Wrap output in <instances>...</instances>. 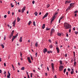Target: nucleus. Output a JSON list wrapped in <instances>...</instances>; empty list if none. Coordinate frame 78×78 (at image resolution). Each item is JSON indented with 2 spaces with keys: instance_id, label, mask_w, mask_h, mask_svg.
I'll use <instances>...</instances> for the list:
<instances>
[{
  "instance_id": "nucleus-55",
  "label": "nucleus",
  "mask_w": 78,
  "mask_h": 78,
  "mask_svg": "<svg viewBox=\"0 0 78 78\" xmlns=\"http://www.w3.org/2000/svg\"><path fill=\"white\" fill-rule=\"evenodd\" d=\"M50 28H49V29H48V28H46V30H50Z\"/></svg>"
},
{
  "instance_id": "nucleus-50",
  "label": "nucleus",
  "mask_w": 78,
  "mask_h": 78,
  "mask_svg": "<svg viewBox=\"0 0 78 78\" xmlns=\"http://www.w3.org/2000/svg\"><path fill=\"white\" fill-rule=\"evenodd\" d=\"M32 3L33 4H34V1H32Z\"/></svg>"
},
{
  "instance_id": "nucleus-5",
  "label": "nucleus",
  "mask_w": 78,
  "mask_h": 78,
  "mask_svg": "<svg viewBox=\"0 0 78 78\" xmlns=\"http://www.w3.org/2000/svg\"><path fill=\"white\" fill-rule=\"evenodd\" d=\"M16 19H15L14 21L13 22L12 24H13V26L14 27H15V25H16Z\"/></svg>"
},
{
  "instance_id": "nucleus-23",
  "label": "nucleus",
  "mask_w": 78,
  "mask_h": 78,
  "mask_svg": "<svg viewBox=\"0 0 78 78\" xmlns=\"http://www.w3.org/2000/svg\"><path fill=\"white\" fill-rule=\"evenodd\" d=\"M50 53H53V52H52L51 51H48V53L50 54Z\"/></svg>"
},
{
  "instance_id": "nucleus-52",
  "label": "nucleus",
  "mask_w": 78,
  "mask_h": 78,
  "mask_svg": "<svg viewBox=\"0 0 78 78\" xmlns=\"http://www.w3.org/2000/svg\"><path fill=\"white\" fill-rule=\"evenodd\" d=\"M69 33H71V29H69Z\"/></svg>"
},
{
  "instance_id": "nucleus-46",
  "label": "nucleus",
  "mask_w": 78,
  "mask_h": 78,
  "mask_svg": "<svg viewBox=\"0 0 78 78\" xmlns=\"http://www.w3.org/2000/svg\"><path fill=\"white\" fill-rule=\"evenodd\" d=\"M74 58L73 61H74V62H75V61H76V59L75 58Z\"/></svg>"
},
{
  "instance_id": "nucleus-4",
  "label": "nucleus",
  "mask_w": 78,
  "mask_h": 78,
  "mask_svg": "<svg viewBox=\"0 0 78 78\" xmlns=\"http://www.w3.org/2000/svg\"><path fill=\"white\" fill-rule=\"evenodd\" d=\"M28 61L29 63H31V59H30V57H28L27 58Z\"/></svg>"
},
{
  "instance_id": "nucleus-28",
  "label": "nucleus",
  "mask_w": 78,
  "mask_h": 78,
  "mask_svg": "<svg viewBox=\"0 0 78 78\" xmlns=\"http://www.w3.org/2000/svg\"><path fill=\"white\" fill-rule=\"evenodd\" d=\"M31 21H30L28 23V25H30V24H31Z\"/></svg>"
},
{
  "instance_id": "nucleus-32",
  "label": "nucleus",
  "mask_w": 78,
  "mask_h": 78,
  "mask_svg": "<svg viewBox=\"0 0 78 78\" xmlns=\"http://www.w3.org/2000/svg\"><path fill=\"white\" fill-rule=\"evenodd\" d=\"M50 48H53V45H50Z\"/></svg>"
},
{
  "instance_id": "nucleus-3",
  "label": "nucleus",
  "mask_w": 78,
  "mask_h": 78,
  "mask_svg": "<svg viewBox=\"0 0 78 78\" xmlns=\"http://www.w3.org/2000/svg\"><path fill=\"white\" fill-rule=\"evenodd\" d=\"M63 69H64V66H60L59 67V70L60 71H62V70H63Z\"/></svg>"
},
{
  "instance_id": "nucleus-39",
  "label": "nucleus",
  "mask_w": 78,
  "mask_h": 78,
  "mask_svg": "<svg viewBox=\"0 0 78 78\" xmlns=\"http://www.w3.org/2000/svg\"><path fill=\"white\" fill-rule=\"evenodd\" d=\"M66 36L67 37H69V34H67V33L66 34Z\"/></svg>"
},
{
  "instance_id": "nucleus-60",
  "label": "nucleus",
  "mask_w": 78,
  "mask_h": 78,
  "mask_svg": "<svg viewBox=\"0 0 78 78\" xmlns=\"http://www.w3.org/2000/svg\"><path fill=\"white\" fill-rule=\"evenodd\" d=\"M49 41L50 42H51V41L50 40H49Z\"/></svg>"
},
{
  "instance_id": "nucleus-22",
  "label": "nucleus",
  "mask_w": 78,
  "mask_h": 78,
  "mask_svg": "<svg viewBox=\"0 0 78 78\" xmlns=\"http://www.w3.org/2000/svg\"><path fill=\"white\" fill-rule=\"evenodd\" d=\"M21 70H25V67H23L21 69Z\"/></svg>"
},
{
  "instance_id": "nucleus-8",
  "label": "nucleus",
  "mask_w": 78,
  "mask_h": 78,
  "mask_svg": "<svg viewBox=\"0 0 78 78\" xmlns=\"http://www.w3.org/2000/svg\"><path fill=\"white\" fill-rule=\"evenodd\" d=\"M55 15L52 18V19L51 22V23H52V22L54 20H55Z\"/></svg>"
},
{
  "instance_id": "nucleus-11",
  "label": "nucleus",
  "mask_w": 78,
  "mask_h": 78,
  "mask_svg": "<svg viewBox=\"0 0 78 78\" xmlns=\"http://www.w3.org/2000/svg\"><path fill=\"white\" fill-rule=\"evenodd\" d=\"M44 53H45L47 51V48H44L43 50Z\"/></svg>"
},
{
  "instance_id": "nucleus-37",
  "label": "nucleus",
  "mask_w": 78,
  "mask_h": 78,
  "mask_svg": "<svg viewBox=\"0 0 78 78\" xmlns=\"http://www.w3.org/2000/svg\"><path fill=\"white\" fill-rule=\"evenodd\" d=\"M73 53L74 54V57H75V51H74L73 52Z\"/></svg>"
},
{
  "instance_id": "nucleus-62",
  "label": "nucleus",
  "mask_w": 78,
  "mask_h": 78,
  "mask_svg": "<svg viewBox=\"0 0 78 78\" xmlns=\"http://www.w3.org/2000/svg\"><path fill=\"white\" fill-rule=\"evenodd\" d=\"M4 66H6V63H4Z\"/></svg>"
},
{
  "instance_id": "nucleus-53",
  "label": "nucleus",
  "mask_w": 78,
  "mask_h": 78,
  "mask_svg": "<svg viewBox=\"0 0 78 78\" xmlns=\"http://www.w3.org/2000/svg\"><path fill=\"white\" fill-rule=\"evenodd\" d=\"M68 71H69V72H70V69L69 68H68Z\"/></svg>"
},
{
  "instance_id": "nucleus-49",
  "label": "nucleus",
  "mask_w": 78,
  "mask_h": 78,
  "mask_svg": "<svg viewBox=\"0 0 78 78\" xmlns=\"http://www.w3.org/2000/svg\"><path fill=\"white\" fill-rule=\"evenodd\" d=\"M8 14H10V12L9 11H8Z\"/></svg>"
},
{
  "instance_id": "nucleus-18",
  "label": "nucleus",
  "mask_w": 78,
  "mask_h": 78,
  "mask_svg": "<svg viewBox=\"0 0 78 78\" xmlns=\"http://www.w3.org/2000/svg\"><path fill=\"white\" fill-rule=\"evenodd\" d=\"M45 24H44L42 26V27L43 29H44V28L45 27Z\"/></svg>"
},
{
  "instance_id": "nucleus-45",
  "label": "nucleus",
  "mask_w": 78,
  "mask_h": 78,
  "mask_svg": "<svg viewBox=\"0 0 78 78\" xmlns=\"http://www.w3.org/2000/svg\"><path fill=\"white\" fill-rule=\"evenodd\" d=\"M12 68H13V69L14 68V66H13V65L12 64Z\"/></svg>"
},
{
  "instance_id": "nucleus-9",
  "label": "nucleus",
  "mask_w": 78,
  "mask_h": 78,
  "mask_svg": "<svg viewBox=\"0 0 78 78\" xmlns=\"http://www.w3.org/2000/svg\"><path fill=\"white\" fill-rule=\"evenodd\" d=\"M51 66L52 67V69L53 71H54L55 69H54V66H53V63L51 64Z\"/></svg>"
},
{
  "instance_id": "nucleus-14",
  "label": "nucleus",
  "mask_w": 78,
  "mask_h": 78,
  "mask_svg": "<svg viewBox=\"0 0 78 78\" xmlns=\"http://www.w3.org/2000/svg\"><path fill=\"white\" fill-rule=\"evenodd\" d=\"M19 41L20 42H22V37H21L20 38Z\"/></svg>"
},
{
  "instance_id": "nucleus-56",
  "label": "nucleus",
  "mask_w": 78,
  "mask_h": 78,
  "mask_svg": "<svg viewBox=\"0 0 78 78\" xmlns=\"http://www.w3.org/2000/svg\"><path fill=\"white\" fill-rule=\"evenodd\" d=\"M47 69L48 70H49V68H48V67H47Z\"/></svg>"
},
{
  "instance_id": "nucleus-20",
  "label": "nucleus",
  "mask_w": 78,
  "mask_h": 78,
  "mask_svg": "<svg viewBox=\"0 0 78 78\" xmlns=\"http://www.w3.org/2000/svg\"><path fill=\"white\" fill-rule=\"evenodd\" d=\"M1 47H2V48H4L5 47V46H4V45H3V44H1Z\"/></svg>"
},
{
  "instance_id": "nucleus-33",
  "label": "nucleus",
  "mask_w": 78,
  "mask_h": 78,
  "mask_svg": "<svg viewBox=\"0 0 78 78\" xmlns=\"http://www.w3.org/2000/svg\"><path fill=\"white\" fill-rule=\"evenodd\" d=\"M75 33L76 34H78V31H75Z\"/></svg>"
},
{
  "instance_id": "nucleus-59",
  "label": "nucleus",
  "mask_w": 78,
  "mask_h": 78,
  "mask_svg": "<svg viewBox=\"0 0 78 78\" xmlns=\"http://www.w3.org/2000/svg\"><path fill=\"white\" fill-rule=\"evenodd\" d=\"M60 22H61V20H60V19L59 20V22H58L59 23H60Z\"/></svg>"
},
{
  "instance_id": "nucleus-44",
  "label": "nucleus",
  "mask_w": 78,
  "mask_h": 78,
  "mask_svg": "<svg viewBox=\"0 0 78 78\" xmlns=\"http://www.w3.org/2000/svg\"><path fill=\"white\" fill-rule=\"evenodd\" d=\"M60 64H62V61H60Z\"/></svg>"
},
{
  "instance_id": "nucleus-57",
  "label": "nucleus",
  "mask_w": 78,
  "mask_h": 78,
  "mask_svg": "<svg viewBox=\"0 0 78 78\" xmlns=\"http://www.w3.org/2000/svg\"><path fill=\"white\" fill-rule=\"evenodd\" d=\"M62 18H63V17H61L60 18V20H61V19H62Z\"/></svg>"
},
{
  "instance_id": "nucleus-41",
  "label": "nucleus",
  "mask_w": 78,
  "mask_h": 78,
  "mask_svg": "<svg viewBox=\"0 0 78 78\" xmlns=\"http://www.w3.org/2000/svg\"><path fill=\"white\" fill-rule=\"evenodd\" d=\"M66 74L67 76H68V75H69V73H68V72H66Z\"/></svg>"
},
{
  "instance_id": "nucleus-61",
  "label": "nucleus",
  "mask_w": 78,
  "mask_h": 78,
  "mask_svg": "<svg viewBox=\"0 0 78 78\" xmlns=\"http://www.w3.org/2000/svg\"><path fill=\"white\" fill-rule=\"evenodd\" d=\"M65 41H68V40H67V39L65 38Z\"/></svg>"
},
{
  "instance_id": "nucleus-64",
  "label": "nucleus",
  "mask_w": 78,
  "mask_h": 78,
  "mask_svg": "<svg viewBox=\"0 0 78 78\" xmlns=\"http://www.w3.org/2000/svg\"><path fill=\"white\" fill-rule=\"evenodd\" d=\"M27 76H28V78H30V76H29V75H27Z\"/></svg>"
},
{
  "instance_id": "nucleus-6",
  "label": "nucleus",
  "mask_w": 78,
  "mask_h": 78,
  "mask_svg": "<svg viewBox=\"0 0 78 78\" xmlns=\"http://www.w3.org/2000/svg\"><path fill=\"white\" fill-rule=\"evenodd\" d=\"M48 15V13H47L43 17L42 19H44V18H45V17H47V16Z\"/></svg>"
},
{
  "instance_id": "nucleus-43",
  "label": "nucleus",
  "mask_w": 78,
  "mask_h": 78,
  "mask_svg": "<svg viewBox=\"0 0 78 78\" xmlns=\"http://www.w3.org/2000/svg\"><path fill=\"white\" fill-rule=\"evenodd\" d=\"M6 17H7L6 15H5L4 16V18H5V19H6Z\"/></svg>"
},
{
  "instance_id": "nucleus-42",
  "label": "nucleus",
  "mask_w": 78,
  "mask_h": 78,
  "mask_svg": "<svg viewBox=\"0 0 78 78\" xmlns=\"http://www.w3.org/2000/svg\"><path fill=\"white\" fill-rule=\"evenodd\" d=\"M78 12V10H76L74 12V13H77Z\"/></svg>"
},
{
  "instance_id": "nucleus-51",
  "label": "nucleus",
  "mask_w": 78,
  "mask_h": 78,
  "mask_svg": "<svg viewBox=\"0 0 78 78\" xmlns=\"http://www.w3.org/2000/svg\"><path fill=\"white\" fill-rule=\"evenodd\" d=\"M6 73V71H4V74H5Z\"/></svg>"
},
{
  "instance_id": "nucleus-15",
  "label": "nucleus",
  "mask_w": 78,
  "mask_h": 78,
  "mask_svg": "<svg viewBox=\"0 0 78 78\" xmlns=\"http://www.w3.org/2000/svg\"><path fill=\"white\" fill-rule=\"evenodd\" d=\"M71 8H72V7L70 5V6L68 8V9H66V11H68L69 9H70Z\"/></svg>"
},
{
  "instance_id": "nucleus-58",
  "label": "nucleus",
  "mask_w": 78,
  "mask_h": 78,
  "mask_svg": "<svg viewBox=\"0 0 78 78\" xmlns=\"http://www.w3.org/2000/svg\"><path fill=\"white\" fill-rule=\"evenodd\" d=\"M32 73H31V74H30V77L31 78H32Z\"/></svg>"
},
{
  "instance_id": "nucleus-38",
  "label": "nucleus",
  "mask_w": 78,
  "mask_h": 78,
  "mask_svg": "<svg viewBox=\"0 0 78 78\" xmlns=\"http://www.w3.org/2000/svg\"><path fill=\"white\" fill-rule=\"evenodd\" d=\"M30 57L31 59H32V61H33V57H32V56H31V55H30Z\"/></svg>"
},
{
  "instance_id": "nucleus-24",
  "label": "nucleus",
  "mask_w": 78,
  "mask_h": 78,
  "mask_svg": "<svg viewBox=\"0 0 78 78\" xmlns=\"http://www.w3.org/2000/svg\"><path fill=\"white\" fill-rule=\"evenodd\" d=\"M54 32H53L52 31H51V33H50V36H51V35H52L53 33Z\"/></svg>"
},
{
  "instance_id": "nucleus-21",
  "label": "nucleus",
  "mask_w": 78,
  "mask_h": 78,
  "mask_svg": "<svg viewBox=\"0 0 78 78\" xmlns=\"http://www.w3.org/2000/svg\"><path fill=\"white\" fill-rule=\"evenodd\" d=\"M38 42H36V44H35V46H36V47H37V45H38Z\"/></svg>"
},
{
  "instance_id": "nucleus-12",
  "label": "nucleus",
  "mask_w": 78,
  "mask_h": 78,
  "mask_svg": "<svg viewBox=\"0 0 78 78\" xmlns=\"http://www.w3.org/2000/svg\"><path fill=\"white\" fill-rule=\"evenodd\" d=\"M56 49L57 51V53H59V49L58 47H57L56 48Z\"/></svg>"
},
{
  "instance_id": "nucleus-2",
  "label": "nucleus",
  "mask_w": 78,
  "mask_h": 78,
  "mask_svg": "<svg viewBox=\"0 0 78 78\" xmlns=\"http://www.w3.org/2000/svg\"><path fill=\"white\" fill-rule=\"evenodd\" d=\"M14 31L12 30L11 32V34L9 35V39H11V37H12V36H13V33H14Z\"/></svg>"
},
{
  "instance_id": "nucleus-16",
  "label": "nucleus",
  "mask_w": 78,
  "mask_h": 78,
  "mask_svg": "<svg viewBox=\"0 0 78 78\" xmlns=\"http://www.w3.org/2000/svg\"><path fill=\"white\" fill-rule=\"evenodd\" d=\"M70 6H71V7H72L74 5V3H72L70 4Z\"/></svg>"
},
{
  "instance_id": "nucleus-54",
  "label": "nucleus",
  "mask_w": 78,
  "mask_h": 78,
  "mask_svg": "<svg viewBox=\"0 0 78 78\" xmlns=\"http://www.w3.org/2000/svg\"><path fill=\"white\" fill-rule=\"evenodd\" d=\"M18 64L19 65V66H20V63L19 62L18 63Z\"/></svg>"
},
{
  "instance_id": "nucleus-17",
  "label": "nucleus",
  "mask_w": 78,
  "mask_h": 78,
  "mask_svg": "<svg viewBox=\"0 0 78 78\" xmlns=\"http://www.w3.org/2000/svg\"><path fill=\"white\" fill-rule=\"evenodd\" d=\"M11 75V74L10 73H9V75H8L7 76V77L8 78H9V76H10Z\"/></svg>"
},
{
  "instance_id": "nucleus-19",
  "label": "nucleus",
  "mask_w": 78,
  "mask_h": 78,
  "mask_svg": "<svg viewBox=\"0 0 78 78\" xmlns=\"http://www.w3.org/2000/svg\"><path fill=\"white\" fill-rule=\"evenodd\" d=\"M17 22H19V21L20 20V19L19 18V17H18L17 18Z\"/></svg>"
},
{
  "instance_id": "nucleus-40",
  "label": "nucleus",
  "mask_w": 78,
  "mask_h": 78,
  "mask_svg": "<svg viewBox=\"0 0 78 78\" xmlns=\"http://www.w3.org/2000/svg\"><path fill=\"white\" fill-rule=\"evenodd\" d=\"M4 41L6 39V36H4Z\"/></svg>"
},
{
  "instance_id": "nucleus-27",
  "label": "nucleus",
  "mask_w": 78,
  "mask_h": 78,
  "mask_svg": "<svg viewBox=\"0 0 78 78\" xmlns=\"http://www.w3.org/2000/svg\"><path fill=\"white\" fill-rule=\"evenodd\" d=\"M66 69H65L64 70V74H65V73H66Z\"/></svg>"
},
{
  "instance_id": "nucleus-63",
  "label": "nucleus",
  "mask_w": 78,
  "mask_h": 78,
  "mask_svg": "<svg viewBox=\"0 0 78 78\" xmlns=\"http://www.w3.org/2000/svg\"><path fill=\"white\" fill-rule=\"evenodd\" d=\"M55 44H56L57 45L58 44V42H57V41L55 42Z\"/></svg>"
},
{
  "instance_id": "nucleus-13",
  "label": "nucleus",
  "mask_w": 78,
  "mask_h": 78,
  "mask_svg": "<svg viewBox=\"0 0 78 78\" xmlns=\"http://www.w3.org/2000/svg\"><path fill=\"white\" fill-rule=\"evenodd\" d=\"M16 38V36H13V38L12 39V42H13V41H14V40Z\"/></svg>"
},
{
  "instance_id": "nucleus-34",
  "label": "nucleus",
  "mask_w": 78,
  "mask_h": 78,
  "mask_svg": "<svg viewBox=\"0 0 78 78\" xmlns=\"http://www.w3.org/2000/svg\"><path fill=\"white\" fill-rule=\"evenodd\" d=\"M51 31L54 32V31H55V30L53 28L51 29Z\"/></svg>"
},
{
  "instance_id": "nucleus-31",
  "label": "nucleus",
  "mask_w": 78,
  "mask_h": 78,
  "mask_svg": "<svg viewBox=\"0 0 78 78\" xmlns=\"http://www.w3.org/2000/svg\"><path fill=\"white\" fill-rule=\"evenodd\" d=\"M74 72V71H71V74H72H72H73Z\"/></svg>"
},
{
  "instance_id": "nucleus-25",
  "label": "nucleus",
  "mask_w": 78,
  "mask_h": 78,
  "mask_svg": "<svg viewBox=\"0 0 78 78\" xmlns=\"http://www.w3.org/2000/svg\"><path fill=\"white\" fill-rule=\"evenodd\" d=\"M58 36H61V34L60 33H58Z\"/></svg>"
},
{
  "instance_id": "nucleus-1",
  "label": "nucleus",
  "mask_w": 78,
  "mask_h": 78,
  "mask_svg": "<svg viewBox=\"0 0 78 78\" xmlns=\"http://www.w3.org/2000/svg\"><path fill=\"white\" fill-rule=\"evenodd\" d=\"M64 26L65 30L70 29V28H72V26L67 23H64Z\"/></svg>"
},
{
  "instance_id": "nucleus-36",
  "label": "nucleus",
  "mask_w": 78,
  "mask_h": 78,
  "mask_svg": "<svg viewBox=\"0 0 78 78\" xmlns=\"http://www.w3.org/2000/svg\"><path fill=\"white\" fill-rule=\"evenodd\" d=\"M33 25L34 26H36V24H35V22H34H34H33Z\"/></svg>"
},
{
  "instance_id": "nucleus-26",
  "label": "nucleus",
  "mask_w": 78,
  "mask_h": 78,
  "mask_svg": "<svg viewBox=\"0 0 78 78\" xmlns=\"http://www.w3.org/2000/svg\"><path fill=\"white\" fill-rule=\"evenodd\" d=\"M35 15L36 16H37V12H35Z\"/></svg>"
},
{
  "instance_id": "nucleus-29",
  "label": "nucleus",
  "mask_w": 78,
  "mask_h": 78,
  "mask_svg": "<svg viewBox=\"0 0 78 78\" xmlns=\"http://www.w3.org/2000/svg\"><path fill=\"white\" fill-rule=\"evenodd\" d=\"M20 55L21 56V57L22 58V52H20Z\"/></svg>"
},
{
  "instance_id": "nucleus-35",
  "label": "nucleus",
  "mask_w": 78,
  "mask_h": 78,
  "mask_svg": "<svg viewBox=\"0 0 78 78\" xmlns=\"http://www.w3.org/2000/svg\"><path fill=\"white\" fill-rule=\"evenodd\" d=\"M76 62H74V66H76Z\"/></svg>"
},
{
  "instance_id": "nucleus-48",
  "label": "nucleus",
  "mask_w": 78,
  "mask_h": 78,
  "mask_svg": "<svg viewBox=\"0 0 78 78\" xmlns=\"http://www.w3.org/2000/svg\"><path fill=\"white\" fill-rule=\"evenodd\" d=\"M58 14V12L55 13V15H57V14Z\"/></svg>"
},
{
  "instance_id": "nucleus-10",
  "label": "nucleus",
  "mask_w": 78,
  "mask_h": 78,
  "mask_svg": "<svg viewBox=\"0 0 78 78\" xmlns=\"http://www.w3.org/2000/svg\"><path fill=\"white\" fill-rule=\"evenodd\" d=\"M71 2V1H66L65 2V4H67V3H70Z\"/></svg>"
},
{
  "instance_id": "nucleus-30",
  "label": "nucleus",
  "mask_w": 78,
  "mask_h": 78,
  "mask_svg": "<svg viewBox=\"0 0 78 78\" xmlns=\"http://www.w3.org/2000/svg\"><path fill=\"white\" fill-rule=\"evenodd\" d=\"M19 33H17L16 34V35L15 36V37H17V36H18V34Z\"/></svg>"
},
{
  "instance_id": "nucleus-7",
  "label": "nucleus",
  "mask_w": 78,
  "mask_h": 78,
  "mask_svg": "<svg viewBox=\"0 0 78 78\" xmlns=\"http://www.w3.org/2000/svg\"><path fill=\"white\" fill-rule=\"evenodd\" d=\"M26 8V7L25 6H24L23 7L22 9V12L23 13L24 12V11H25V8Z\"/></svg>"
},
{
  "instance_id": "nucleus-47",
  "label": "nucleus",
  "mask_w": 78,
  "mask_h": 78,
  "mask_svg": "<svg viewBox=\"0 0 78 78\" xmlns=\"http://www.w3.org/2000/svg\"><path fill=\"white\" fill-rule=\"evenodd\" d=\"M67 55L66 54H65V57H67Z\"/></svg>"
}]
</instances>
